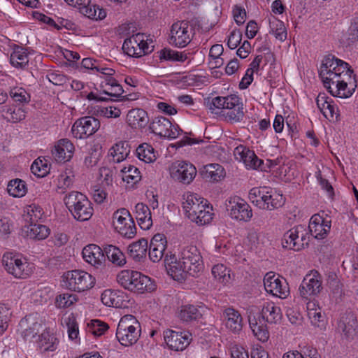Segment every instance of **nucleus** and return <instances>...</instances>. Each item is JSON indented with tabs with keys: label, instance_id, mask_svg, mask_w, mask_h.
Segmentation results:
<instances>
[{
	"label": "nucleus",
	"instance_id": "nucleus-1",
	"mask_svg": "<svg viewBox=\"0 0 358 358\" xmlns=\"http://www.w3.org/2000/svg\"><path fill=\"white\" fill-rule=\"evenodd\" d=\"M350 65L335 56L329 55L322 62L319 75L324 87L334 96L346 99L355 92V80Z\"/></svg>",
	"mask_w": 358,
	"mask_h": 358
},
{
	"label": "nucleus",
	"instance_id": "nucleus-2",
	"mask_svg": "<svg viewBox=\"0 0 358 358\" xmlns=\"http://www.w3.org/2000/svg\"><path fill=\"white\" fill-rule=\"evenodd\" d=\"M331 227L330 220L315 214L310 220L308 229L301 224L292 228L284 234L282 245L286 249L299 251L308 245L310 236L317 240L325 238Z\"/></svg>",
	"mask_w": 358,
	"mask_h": 358
},
{
	"label": "nucleus",
	"instance_id": "nucleus-3",
	"mask_svg": "<svg viewBox=\"0 0 358 358\" xmlns=\"http://www.w3.org/2000/svg\"><path fill=\"white\" fill-rule=\"evenodd\" d=\"M262 320H257L255 317L249 318L250 327L255 336L262 342L268 339L269 333L266 322L277 324L280 322L282 314L279 306L272 301H264L262 306L260 312Z\"/></svg>",
	"mask_w": 358,
	"mask_h": 358
},
{
	"label": "nucleus",
	"instance_id": "nucleus-4",
	"mask_svg": "<svg viewBox=\"0 0 358 358\" xmlns=\"http://www.w3.org/2000/svg\"><path fill=\"white\" fill-rule=\"evenodd\" d=\"M117 281L124 289L138 294L152 292L157 287L150 278L136 271H122L117 276Z\"/></svg>",
	"mask_w": 358,
	"mask_h": 358
},
{
	"label": "nucleus",
	"instance_id": "nucleus-5",
	"mask_svg": "<svg viewBox=\"0 0 358 358\" xmlns=\"http://www.w3.org/2000/svg\"><path fill=\"white\" fill-rule=\"evenodd\" d=\"M64 202L73 218L78 221H87L93 215L92 203L81 192L77 191L71 192L64 196Z\"/></svg>",
	"mask_w": 358,
	"mask_h": 358
},
{
	"label": "nucleus",
	"instance_id": "nucleus-6",
	"mask_svg": "<svg viewBox=\"0 0 358 358\" xmlns=\"http://www.w3.org/2000/svg\"><path fill=\"white\" fill-rule=\"evenodd\" d=\"M6 271L15 278L26 279L33 273V266L21 254L6 252L1 259Z\"/></svg>",
	"mask_w": 358,
	"mask_h": 358
},
{
	"label": "nucleus",
	"instance_id": "nucleus-7",
	"mask_svg": "<svg viewBox=\"0 0 358 358\" xmlns=\"http://www.w3.org/2000/svg\"><path fill=\"white\" fill-rule=\"evenodd\" d=\"M141 331V324L136 317L131 315H126L118 323L116 338L121 345L130 346L137 342Z\"/></svg>",
	"mask_w": 358,
	"mask_h": 358
},
{
	"label": "nucleus",
	"instance_id": "nucleus-8",
	"mask_svg": "<svg viewBox=\"0 0 358 358\" xmlns=\"http://www.w3.org/2000/svg\"><path fill=\"white\" fill-rule=\"evenodd\" d=\"M63 286L68 289L81 292L91 289L95 283L94 278L84 271L73 270L63 276Z\"/></svg>",
	"mask_w": 358,
	"mask_h": 358
},
{
	"label": "nucleus",
	"instance_id": "nucleus-9",
	"mask_svg": "<svg viewBox=\"0 0 358 358\" xmlns=\"http://www.w3.org/2000/svg\"><path fill=\"white\" fill-rule=\"evenodd\" d=\"M194 35V29L189 22L178 21L171 26L169 43L177 48H184L191 42Z\"/></svg>",
	"mask_w": 358,
	"mask_h": 358
},
{
	"label": "nucleus",
	"instance_id": "nucleus-10",
	"mask_svg": "<svg viewBox=\"0 0 358 358\" xmlns=\"http://www.w3.org/2000/svg\"><path fill=\"white\" fill-rule=\"evenodd\" d=\"M171 178L185 185L190 184L196 175L195 166L185 161H176L169 168Z\"/></svg>",
	"mask_w": 358,
	"mask_h": 358
},
{
	"label": "nucleus",
	"instance_id": "nucleus-11",
	"mask_svg": "<svg viewBox=\"0 0 358 358\" xmlns=\"http://www.w3.org/2000/svg\"><path fill=\"white\" fill-rule=\"evenodd\" d=\"M180 258L189 270V275L198 276L203 271L202 257L196 247L192 245L183 248Z\"/></svg>",
	"mask_w": 358,
	"mask_h": 358
},
{
	"label": "nucleus",
	"instance_id": "nucleus-12",
	"mask_svg": "<svg viewBox=\"0 0 358 358\" xmlns=\"http://www.w3.org/2000/svg\"><path fill=\"white\" fill-rule=\"evenodd\" d=\"M226 208L230 217L236 220L248 222L252 216L249 204L238 196L231 197L227 200Z\"/></svg>",
	"mask_w": 358,
	"mask_h": 358
},
{
	"label": "nucleus",
	"instance_id": "nucleus-13",
	"mask_svg": "<svg viewBox=\"0 0 358 358\" xmlns=\"http://www.w3.org/2000/svg\"><path fill=\"white\" fill-rule=\"evenodd\" d=\"M100 127V122L94 117L85 116L76 120L72 126L73 136L79 139L86 138Z\"/></svg>",
	"mask_w": 358,
	"mask_h": 358
},
{
	"label": "nucleus",
	"instance_id": "nucleus-14",
	"mask_svg": "<svg viewBox=\"0 0 358 358\" xmlns=\"http://www.w3.org/2000/svg\"><path fill=\"white\" fill-rule=\"evenodd\" d=\"M321 277L317 271L307 274L299 286L300 296L305 299H310L316 296L322 290Z\"/></svg>",
	"mask_w": 358,
	"mask_h": 358
},
{
	"label": "nucleus",
	"instance_id": "nucleus-15",
	"mask_svg": "<svg viewBox=\"0 0 358 358\" xmlns=\"http://www.w3.org/2000/svg\"><path fill=\"white\" fill-rule=\"evenodd\" d=\"M122 49L127 55L134 57H140L150 52L149 46L144 40L143 34L140 33L125 39Z\"/></svg>",
	"mask_w": 358,
	"mask_h": 358
},
{
	"label": "nucleus",
	"instance_id": "nucleus-16",
	"mask_svg": "<svg viewBox=\"0 0 358 358\" xmlns=\"http://www.w3.org/2000/svg\"><path fill=\"white\" fill-rule=\"evenodd\" d=\"M264 285L268 293L280 299L286 298L289 292L286 280L280 279L272 272L267 273L264 276Z\"/></svg>",
	"mask_w": 358,
	"mask_h": 358
},
{
	"label": "nucleus",
	"instance_id": "nucleus-17",
	"mask_svg": "<svg viewBox=\"0 0 358 358\" xmlns=\"http://www.w3.org/2000/svg\"><path fill=\"white\" fill-rule=\"evenodd\" d=\"M150 129L155 134L162 137L176 138L179 135L178 125H173L164 117H155L150 124Z\"/></svg>",
	"mask_w": 358,
	"mask_h": 358
},
{
	"label": "nucleus",
	"instance_id": "nucleus-18",
	"mask_svg": "<svg viewBox=\"0 0 358 358\" xmlns=\"http://www.w3.org/2000/svg\"><path fill=\"white\" fill-rule=\"evenodd\" d=\"M164 263L168 274L176 281L185 280L189 275V270L182 260L180 258L178 259L174 254L166 255Z\"/></svg>",
	"mask_w": 358,
	"mask_h": 358
},
{
	"label": "nucleus",
	"instance_id": "nucleus-19",
	"mask_svg": "<svg viewBox=\"0 0 358 358\" xmlns=\"http://www.w3.org/2000/svg\"><path fill=\"white\" fill-rule=\"evenodd\" d=\"M338 330L343 338L352 341L358 334V320L352 312L345 313L338 323Z\"/></svg>",
	"mask_w": 358,
	"mask_h": 358
},
{
	"label": "nucleus",
	"instance_id": "nucleus-20",
	"mask_svg": "<svg viewBox=\"0 0 358 358\" xmlns=\"http://www.w3.org/2000/svg\"><path fill=\"white\" fill-rule=\"evenodd\" d=\"M164 341L169 348L173 350H185L190 343L192 335L189 332H179L166 329L163 333Z\"/></svg>",
	"mask_w": 358,
	"mask_h": 358
},
{
	"label": "nucleus",
	"instance_id": "nucleus-21",
	"mask_svg": "<svg viewBox=\"0 0 358 358\" xmlns=\"http://www.w3.org/2000/svg\"><path fill=\"white\" fill-rule=\"evenodd\" d=\"M224 109L229 110L224 115L225 117L233 122H241L244 117V111L241 99L237 95L231 94L225 96Z\"/></svg>",
	"mask_w": 358,
	"mask_h": 358
},
{
	"label": "nucleus",
	"instance_id": "nucleus-22",
	"mask_svg": "<svg viewBox=\"0 0 358 358\" xmlns=\"http://www.w3.org/2000/svg\"><path fill=\"white\" fill-rule=\"evenodd\" d=\"M167 247V241L166 236L162 234H155L151 239L148 256L150 259L153 262H159L163 257L165 258L166 255L165 250Z\"/></svg>",
	"mask_w": 358,
	"mask_h": 358
},
{
	"label": "nucleus",
	"instance_id": "nucleus-23",
	"mask_svg": "<svg viewBox=\"0 0 358 358\" xmlns=\"http://www.w3.org/2000/svg\"><path fill=\"white\" fill-rule=\"evenodd\" d=\"M75 147L68 138L59 140L52 150L54 159L59 163L69 162L73 155Z\"/></svg>",
	"mask_w": 358,
	"mask_h": 358
},
{
	"label": "nucleus",
	"instance_id": "nucleus-24",
	"mask_svg": "<svg viewBox=\"0 0 358 358\" xmlns=\"http://www.w3.org/2000/svg\"><path fill=\"white\" fill-rule=\"evenodd\" d=\"M102 303L108 306L117 308H125L129 301L127 294L121 290L106 289L101 294Z\"/></svg>",
	"mask_w": 358,
	"mask_h": 358
},
{
	"label": "nucleus",
	"instance_id": "nucleus-25",
	"mask_svg": "<svg viewBox=\"0 0 358 358\" xmlns=\"http://www.w3.org/2000/svg\"><path fill=\"white\" fill-rule=\"evenodd\" d=\"M82 254L85 261L95 268L101 267L104 263V252L96 245L90 244L86 245L83 248Z\"/></svg>",
	"mask_w": 358,
	"mask_h": 358
},
{
	"label": "nucleus",
	"instance_id": "nucleus-26",
	"mask_svg": "<svg viewBox=\"0 0 358 358\" xmlns=\"http://www.w3.org/2000/svg\"><path fill=\"white\" fill-rule=\"evenodd\" d=\"M325 93H320L316 98L317 108L329 121L337 120L339 116L338 108Z\"/></svg>",
	"mask_w": 358,
	"mask_h": 358
},
{
	"label": "nucleus",
	"instance_id": "nucleus-27",
	"mask_svg": "<svg viewBox=\"0 0 358 358\" xmlns=\"http://www.w3.org/2000/svg\"><path fill=\"white\" fill-rule=\"evenodd\" d=\"M207 310V307L203 304L183 305L180 307L178 316L181 320L186 322H190L201 319Z\"/></svg>",
	"mask_w": 358,
	"mask_h": 358
},
{
	"label": "nucleus",
	"instance_id": "nucleus-28",
	"mask_svg": "<svg viewBox=\"0 0 358 358\" xmlns=\"http://www.w3.org/2000/svg\"><path fill=\"white\" fill-rule=\"evenodd\" d=\"M227 329L234 334L239 333L243 328V318L240 313L231 307L227 308L222 315Z\"/></svg>",
	"mask_w": 358,
	"mask_h": 358
},
{
	"label": "nucleus",
	"instance_id": "nucleus-29",
	"mask_svg": "<svg viewBox=\"0 0 358 358\" xmlns=\"http://www.w3.org/2000/svg\"><path fill=\"white\" fill-rule=\"evenodd\" d=\"M184 199L183 208L189 219L196 215V212L206 206L208 202L207 200L194 193H187Z\"/></svg>",
	"mask_w": 358,
	"mask_h": 358
},
{
	"label": "nucleus",
	"instance_id": "nucleus-30",
	"mask_svg": "<svg viewBox=\"0 0 358 358\" xmlns=\"http://www.w3.org/2000/svg\"><path fill=\"white\" fill-rule=\"evenodd\" d=\"M22 236L33 240H43L50 234V229L43 224H29L22 229Z\"/></svg>",
	"mask_w": 358,
	"mask_h": 358
},
{
	"label": "nucleus",
	"instance_id": "nucleus-31",
	"mask_svg": "<svg viewBox=\"0 0 358 358\" xmlns=\"http://www.w3.org/2000/svg\"><path fill=\"white\" fill-rule=\"evenodd\" d=\"M10 47L12 48L10 55V64L17 69H25L29 63L28 54L26 50L14 43Z\"/></svg>",
	"mask_w": 358,
	"mask_h": 358
},
{
	"label": "nucleus",
	"instance_id": "nucleus-32",
	"mask_svg": "<svg viewBox=\"0 0 358 358\" xmlns=\"http://www.w3.org/2000/svg\"><path fill=\"white\" fill-rule=\"evenodd\" d=\"M127 120L133 128H144L149 122V117L147 112L143 109L135 108L129 111Z\"/></svg>",
	"mask_w": 358,
	"mask_h": 358
},
{
	"label": "nucleus",
	"instance_id": "nucleus-33",
	"mask_svg": "<svg viewBox=\"0 0 358 358\" xmlns=\"http://www.w3.org/2000/svg\"><path fill=\"white\" fill-rule=\"evenodd\" d=\"M136 220L139 226L144 230L149 229L152 225L151 212L148 206L143 203L136 205Z\"/></svg>",
	"mask_w": 358,
	"mask_h": 358
},
{
	"label": "nucleus",
	"instance_id": "nucleus-34",
	"mask_svg": "<svg viewBox=\"0 0 358 358\" xmlns=\"http://www.w3.org/2000/svg\"><path fill=\"white\" fill-rule=\"evenodd\" d=\"M148 250V241L145 238H141L134 242L128 247L129 256L136 262H141L145 259Z\"/></svg>",
	"mask_w": 358,
	"mask_h": 358
},
{
	"label": "nucleus",
	"instance_id": "nucleus-35",
	"mask_svg": "<svg viewBox=\"0 0 358 358\" xmlns=\"http://www.w3.org/2000/svg\"><path fill=\"white\" fill-rule=\"evenodd\" d=\"M271 188L268 187H256L249 192V199L257 207L264 209L265 202Z\"/></svg>",
	"mask_w": 358,
	"mask_h": 358
},
{
	"label": "nucleus",
	"instance_id": "nucleus-36",
	"mask_svg": "<svg viewBox=\"0 0 358 358\" xmlns=\"http://www.w3.org/2000/svg\"><path fill=\"white\" fill-rule=\"evenodd\" d=\"M1 116L7 122L16 123L25 118V111L16 106H3L1 107Z\"/></svg>",
	"mask_w": 358,
	"mask_h": 358
},
{
	"label": "nucleus",
	"instance_id": "nucleus-37",
	"mask_svg": "<svg viewBox=\"0 0 358 358\" xmlns=\"http://www.w3.org/2000/svg\"><path fill=\"white\" fill-rule=\"evenodd\" d=\"M104 255H106L110 262L116 266H122L126 264V258L124 254L120 250L119 248L115 245H106L104 248Z\"/></svg>",
	"mask_w": 358,
	"mask_h": 358
},
{
	"label": "nucleus",
	"instance_id": "nucleus-38",
	"mask_svg": "<svg viewBox=\"0 0 358 358\" xmlns=\"http://www.w3.org/2000/svg\"><path fill=\"white\" fill-rule=\"evenodd\" d=\"M307 308L308 315L312 324L317 327H324L325 315L322 313L321 308L316 307L315 302H308Z\"/></svg>",
	"mask_w": 358,
	"mask_h": 358
},
{
	"label": "nucleus",
	"instance_id": "nucleus-39",
	"mask_svg": "<svg viewBox=\"0 0 358 358\" xmlns=\"http://www.w3.org/2000/svg\"><path fill=\"white\" fill-rule=\"evenodd\" d=\"M327 284L330 291V296L335 299L336 302H339L344 294L343 286L336 274L332 273L329 275Z\"/></svg>",
	"mask_w": 358,
	"mask_h": 358
},
{
	"label": "nucleus",
	"instance_id": "nucleus-40",
	"mask_svg": "<svg viewBox=\"0 0 358 358\" xmlns=\"http://www.w3.org/2000/svg\"><path fill=\"white\" fill-rule=\"evenodd\" d=\"M130 152V147L127 142H119L110 150L114 162H121L127 158Z\"/></svg>",
	"mask_w": 358,
	"mask_h": 358
},
{
	"label": "nucleus",
	"instance_id": "nucleus-41",
	"mask_svg": "<svg viewBox=\"0 0 358 358\" xmlns=\"http://www.w3.org/2000/svg\"><path fill=\"white\" fill-rule=\"evenodd\" d=\"M80 12L85 16L92 20H103L106 17V10L96 5H83L79 8Z\"/></svg>",
	"mask_w": 358,
	"mask_h": 358
},
{
	"label": "nucleus",
	"instance_id": "nucleus-42",
	"mask_svg": "<svg viewBox=\"0 0 358 358\" xmlns=\"http://www.w3.org/2000/svg\"><path fill=\"white\" fill-rule=\"evenodd\" d=\"M44 212L41 207L36 204H31L26 207L23 218L28 224L36 223L42 220Z\"/></svg>",
	"mask_w": 358,
	"mask_h": 358
},
{
	"label": "nucleus",
	"instance_id": "nucleus-43",
	"mask_svg": "<svg viewBox=\"0 0 358 358\" xmlns=\"http://www.w3.org/2000/svg\"><path fill=\"white\" fill-rule=\"evenodd\" d=\"M7 192L13 197H22L27 192V185L21 179H13L8 184Z\"/></svg>",
	"mask_w": 358,
	"mask_h": 358
},
{
	"label": "nucleus",
	"instance_id": "nucleus-44",
	"mask_svg": "<svg viewBox=\"0 0 358 358\" xmlns=\"http://www.w3.org/2000/svg\"><path fill=\"white\" fill-rule=\"evenodd\" d=\"M282 358H320V356L315 348L308 346L300 351H288L283 355Z\"/></svg>",
	"mask_w": 358,
	"mask_h": 358
},
{
	"label": "nucleus",
	"instance_id": "nucleus-45",
	"mask_svg": "<svg viewBox=\"0 0 358 358\" xmlns=\"http://www.w3.org/2000/svg\"><path fill=\"white\" fill-rule=\"evenodd\" d=\"M138 158L145 163H151L156 160L155 150L148 143L140 145L136 150Z\"/></svg>",
	"mask_w": 358,
	"mask_h": 358
},
{
	"label": "nucleus",
	"instance_id": "nucleus-46",
	"mask_svg": "<svg viewBox=\"0 0 358 358\" xmlns=\"http://www.w3.org/2000/svg\"><path fill=\"white\" fill-rule=\"evenodd\" d=\"M284 203L285 199L283 195L271 188V191H269V194L265 202L264 210H273L282 206Z\"/></svg>",
	"mask_w": 358,
	"mask_h": 358
},
{
	"label": "nucleus",
	"instance_id": "nucleus-47",
	"mask_svg": "<svg viewBox=\"0 0 358 358\" xmlns=\"http://www.w3.org/2000/svg\"><path fill=\"white\" fill-rule=\"evenodd\" d=\"M161 61L180 62H183L187 59V54L171 50L170 48H164L157 52Z\"/></svg>",
	"mask_w": 358,
	"mask_h": 358
},
{
	"label": "nucleus",
	"instance_id": "nucleus-48",
	"mask_svg": "<svg viewBox=\"0 0 358 358\" xmlns=\"http://www.w3.org/2000/svg\"><path fill=\"white\" fill-rule=\"evenodd\" d=\"M230 271L229 268L222 264L214 265L211 270L214 278L223 285H227L230 282Z\"/></svg>",
	"mask_w": 358,
	"mask_h": 358
},
{
	"label": "nucleus",
	"instance_id": "nucleus-49",
	"mask_svg": "<svg viewBox=\"0 0 358 358\" xmlns=\"http://www.w3.org/2000/svg\"><path fill=\"white\" fill-rule=\"evenodd\" d=\"M122 180L131 185L136 184L141 180V176L140 171L136 166L129 164L121 169Z\"/></svg>",
	"mask_w": 358,
	"mask_h": 358
},
{
	"label": "nucleus",
	"instance_id": "nucleus-50",
	"mask_svg": "<svg viewBox=\"0 0 358 358\" xmlns=\"http://www.w3.org/2000/svg\"><path fill=\"white\" fill-rule=\"evenodd\" d=\"M270 34L275 36V38L280 41H284L287 38V30L284 22L281 20L274 18L270 22Z\"/></svg>",
	"mask_w": 358,
	"mask_h": 358
},
{
	"label": "nucleus",
	"instance_id": "nucleus-51",
	"mask_svg": "<svg viewBox=\"0 0 358 358\" xmlns=\"http://www.w3.org/2000/svg\"><path fill=\"white\" fill-rule=\"evenodd\" d=\"M212 208L207 203L203 208L196 212V215L190 219L192 222H196L199 225H204L210 222L213 219Z\"/></svg>",
	"mask_w": 358,
	"mask_h": 358
},
{
	"label": "nucleus",
	"instance_id": "nucleus-52",
	"mask_svg": "<svg viewBox=\"0 0 358 358\" xmlns=\"http://www.w3.org/2000/svg\"><path fill=\"white\" fill-rule=\"evenodd\" d=\"M346 45H350L358 41V18H354L342 38Z\"/></svg>",
	"mask_w": 358,
	"mask_h": 358
},
{
	"label": "nucleus",
	"instance_id": "nucleus-53",
	"mask_svg": "<svg viewBox=\"0 0 358 358\" xmlns=\"http://www.w3.org/2000/svg\"><path fill=\"white\" fill-rule=\"evenodd\" d=\"M206 176L210 180L217 182L225 176L224 168L218 164H210L205 166Z\"/></svg>",
	"mask_w": 358,
	"mask_h": 358
},
{
	"label": "nucleus",
	"instance_id": "nucleus-54",
	"mask_svg": "<svg viewBox=\"0 0 358 358\" xmlns=\"http://www.w3.org/2000/svg\"><path fill=\"white\" fill-rule=\"evenodd\" d=\"M115 229L121 236L127 238H132L136 234V228L133 220H127V222L122 224L117 223Z\"/></svg>",
	"mask_w": 358,
	"mask_h": 358
},
{
	"label": "nucleus",
	"instance_id": "nucleus-55",
	"mask_svg": "<svg viewBox=\"0 0 358 358\" xmlns=\"http://www.w3.org/2000/svg\"><path fill=\"white\" fill-rule=\"evenodd\" d=\"M108 328L109 327L106 323L98 320H93L88 323L87 331L95 337H99L104 334Z\"/></svg>",
	"mask_w": 358,
	"mask_h": 358
},
{
	"label": "nucleus",
	"instance_id": "nucleus-56",
	"mask_svg": "<svg viewBox=\"0 0 358 358\" xmlns=\"http://www.w3.org/2000/svg\"><path fill=\"white\" fill-rule=\"evenodd\" d=\"M9 94L15 102L27 103L30 101L29 94L22 87H15L9 90Z\"/></svg>",
	"mask_w": 358,
	"mask_h": 358
},
{
	"label": "nucleus",
	"instance_id": "nucleus-57",
	"mask_svg": "<svg viewBox=\"0 0 358 358\" xmlns=\"http://www.w3.org/2000/svg\"><path fill=\"white\" fill-rule=\"evenodd\" d=\"M57 338L49 333H43L40 339V348L43 351H54L57 348Z\"/></svg>",
	"mask_w": 358,
	"mask_h": 358
},
{
	"label": "nucleus",
	"instance_id": "nucleus-58",
	"mask_svg": "<svg viewBox=\"0 0 358 358\" xmlns=\"http://www.w3.org/2000/svg\"><path fill=\"white\" fill-rule=\"evenodd\" d=\"M57 180L58 192L64 194L66 189L72 185L73 182V176L71 172H64L59 176Z\"/></svg>",
	"mask_w": 358,
	"mask_h": 358
},
{
	"label": "nucleus",
	"instance_id": "nucleus-59",
	"mask_svg": "<svg viewBox=\"0 0 358 358\" xmlns=\"http://www.w3.org/2000/svg\"><path fill=\"white\" fill-rule=\"evenodd\" d=\"M77 299L76 294L64 293L57 296L55 303L58 308H64L73 305Z\"/></svg>",
	"mask_w": 358,
	"mask_h": 358
},
{
	"label": "nucleus",
	"instance_id": "nucleus-60",
	"mask_svg": "<svg viewBox=\"0 0 358 358\" xmlns=\"http://www.w3.org/2000/svg\"><path fill=\"white\" fill-rule=\"evenodd\" d=\"M64 322L67 327L69 338L71 340L77 338L79 334L78 325L76 321L75 317L71 315L64 319Z\"/></svg>",
	"mask_w": 358,
	"mask_h": 358
},
{
	"label": "nucleus",
	"instance_id": "nucleus-61",
	"mask_svg": "<svg viewBox=\"0 0 358 358\" xmlns=\"http://www.w3.org/2000/svg\"><path fill=\"white\" fill-rule=\"evenodd\" d=\"M248 155L244 161V164L248 169H257L260 168L263 164V160L258 158L253 150H247Z\"/></svg>",
	"mask_w": 358,
	"mask_h": 358
},
{
	"label": "nucleus",
	"instance_id": "nucleus-62",
	"mask_svg": "<svg viewBox=\"0 0 358 358\" xmlns=\"http://www.w3.org/2000/svg\"><path fill=\"white\" fill-rule=\"evenodd\" d=\"M48 166L43 161L38 158L31 166V172L38 177L43 178L48 173Z\"/></svg>",
	"mask_w": 358,
	"mask_h": 358
},
{
	"label": "nucleus",
	"instance_id": "nucleus-63",
	"mask_svg": "<svg viewBox=\"0 0 358 358\" xmlns=\"http://www.w3.org/2000/svg\"><path fill=\"white\" fill-rule=\"evenodd\" d=\"M29 318L25 317L20 320V326L22 329H23L22 331V335L24 338L28 337H34L36 332H35L36 327L38 325L37 322H34L32 324V327L28 326Z\"/></svg>",
	"mask_w": 358,
	"mask_h": 358
},
{
	"label": "nucleus",
	"instance_id": "nucleus-64",
	"mask_svg": "<svg viewBox=\"0 0 358 358\" xmlns=\"http://www.w3.org/2000/svg\"><path fill=\"white\" fill-rule=\"evenodd\" d=\"M97 114L107 118H117L120 116L121 110L115 106L99 107Z\"/></svg>",
	"mask_w": 358,
	"mask_h": 358
}]
</instances>
